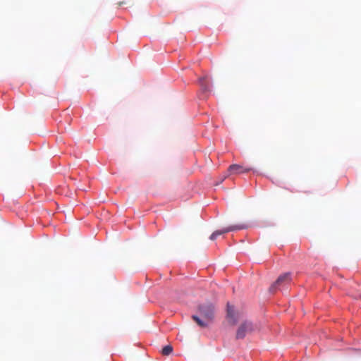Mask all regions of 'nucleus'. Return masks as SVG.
<instances>
[{"instance_id":"obj_1","label":"nucleus","mask_w":361,"mask_h":361,"mask_svg":"<svg viewBox=\"0 0 361 361\" xmlns=\"http://www.w3.org/2000/svg\"><path fill=\"white\" fill-rule=\"evenodd\" d=\"M200 316L192 315V319L202 328L207 327L214 317V307L211 303H206L199 306Z\"/></svg>"},{"instance_id":"obj_2","label":"nucleus","mask_w":361,"mask_h":361,"mask_svg":"<svg viewBox=\"0 0 361 361\" xmlns=\"http://www.w3.org/2000/svg\"><path fill=\"white\" fill-rule=\"evenodd\" d=\"M257 329V326L250 320L243 321L238 327L235 338L243 339Z\"/></svg>"},{"instance_id":"obj_3","label":"nucleus","mask_w":361,"mask_h":361,"mask_svg":"<svg viewBox=\"0 0 361 361\" xmlns=\"http://www.w3.org/2000/svg\"><path fill=\"white\" fill-rule=\"evenodd\" d=\"M291 281V273H285L278 277L276 281L270 286L269 291L271 293H275L277 290H281L283 288L286 290L288 285L290 284Z\"/></svg>"},{"instance_id":"obj_4","label":"nucleus","mask_w":361,"mask_h":361,"mask_svg":"<svg viewBox=\"0 0 361 361\" xmlns=\"http://www.w3.org/2000/svg\"><path fill=\"white\" fill-rule=\"evenodd\" d=\"M247 228V226H245V225L230 226L224 228L223 229L217 230V231H214L210 235L209 239L212 240H214L220 235H222V234H224V233H228V232H231V231H237V230L244 229V228Z\"/></svg>"},{"instance_id":"obj_5","label":"nucleus","mask_w":361,"mask_h":361,"mask_svg":"<svg viewBox=\"0 0 361 361\" xmlns=\"http://www.w3.org/2000/svg\"><path fill=\"white\" fill-rule=\"evenodd\" d=\"M240 319V314L234 310L233 306L227 304V315L226 319L228 322L233 326L235 325L238 320Z\"/></svg>"},{"instance_id":"obj_6","label":"nucleus","mask_w":361,"mask_h":361,"mask_svg":"<svg viewBox=\"0 0 361 361\" xmlns=\"http://www.w3.org/2000/svg\"><path fill=\"white\" fill-rule=\"evenodd\" d=\"M252 170V168L239 164H232L228 168V171L231 174H240L248 173Z\"/></svg>"},{"instance_id":"obj_7","label":"nucleus","mask_w":361,"mask_h":361,"mask_svg":"<svg viewBox=\"0 0 361 361\" xmlns=\"http://www.w3.org/2000/svg\"><path fill=\"white\" fill-rule=\"evenodd\" d=\"M199 83L202 87L204 92H208L210 90L209 89V82L208 81V78L207 76L200 78L199 79Z\"/></svg>"},{"instance_id":"obj_8","label":"nucleus","mask_w":361,"mask_h":361,"mask_svg":"<svg viewBox=\"0 0 361 361\" xmlns=\"http://www.w3.org/2000/svg\"><path fill=\"white\" fill-rule=\"evenodd\" d=\"M172 351H173L172 346L169 345H166L165 347L163 348V349L161 350V353L164 355H169L172 353Z\"/></svg>"}]
</instances>
